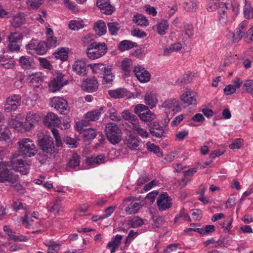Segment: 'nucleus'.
<instances>
[{"instance_id": "f257e3e1", "label": "nucleus", "mask_w": 253, "mask_h": 253, "mask_svg": "<svg viewBox=\"0 0 253 253\" xmlns=\"http://www.w3.org/2000/svg\"><path fill=\"white\" fill-rule=\"evenodd\" d=\"M40 148L42 152L39 154L37 158L43 164L47 159L54 157L58 152V147L54 145L53 139L51 136H44L38 140Z\"/></svg>"}, {"instance_id": "f03ea898", "label": "nucleus", "mask_w": 253, "mask_h": 253, "mask_svg": "<svg viewBox=\"0 0 253 253\" xmlns=\"http://www.w3.org/2000/svg\"><path fill=\"white\" fill-rule=\"evenodd\" d=\"M107 46L105 42H93L89 44L86 49V55L91 60L99 58L105 55Z\"/></svg>"}, {"instance_id": "7ed1b4c3", "label": "nucleus", "mask_w": 253, "mask_h": 253, "mask_svg": "<svg viewBox=\"0 0 253 253\" xmlns=\"http://www.w3.org/2000/svg\"><path fill=\"white\" fill-rule=\"evenodd\" d=\"M105 132L108 140L113 144L119 143L122 136V133L119 126L113 123L106 125Z\"/></svg>"}, {"instance_id": "20e7f679", "label": "nucleus", "mask_w": 253, "mask_h": 253, "mask_svg": "<svg viewBox=\"0 0 253 253\" xmlns=\"http://www.w3.org/2000/svg\"><path fill=\"white\" fill-rule=\"evenodd\" d=\"M207 9L210 12L216 10L218 20L220 24L222 25H225L226 24L227 21V7L224 2H216L212 0L209 3Z\"/></svg>"}, {"instance_id": "39448f33", "label": "nucleus", "mask_w": 253, "mask_h": 253, "mask_svg": "<svg viewBox=\"0 0 253 253\" xmlns=\"http://www.w3.org/2000/svg\"><path fill=\"white\" fill-rule=\"evenodd\" d=\"M19 151L21 155L31 157L35 156L37 150L33 141L29 138H22L19 140Z\"/></svg>"}, {"instance_id": "423d86ee", "label": "nucleus", "mask_w": 253, "mask_h": 253, "mask_svg": "<svg viewBox=\"0 0 253 253\" xmlns=\"http://www.w3.org/2000/svg\"><path fill=\"white\" fill-rule=\"evenodd\" d=\"M49 105L61 114L67 115L69 112L70 107L68 102L62 97H53L51 98Z\"/></svg>"}, {"instance_id": "0eeeda50", "label": "nucleus", "mask_w": 253, "mask_h": 253, "mask_svg": "<svg viewBox=\"0 0 253 253\" xmlns=\"http://www.w3.org/2000/svg\"><path fill=\"white\" fill-rule=\"evenodd\" d=\"M47 48L45 42L43 41L39 42L36 40H32L30 43L26 46L28 52L33 55L35 53L43 55L46 52Z\"/></svg>"}, {"instance_id": "6e6552de", "label": "nucleus", "mask_w": 253, "mask_h": 253, "mask_svg": "<svg viewBox=\"0 0 253 253\" xmlns=\"http://www.w3.org/2000/svg\"><path fill=\"white\" fill-rule=\"evenodd\" d=\"M23 38V36L21 33H10L7 37L8 50L10 51H19Z\"/></svg>"}, {"instance_id": "1a4fd4ad", "label": "nucleus", "mask_w": 253, "mask_h": 253, "mask_svg": "<svg viewBox=\"0 0 253 253\" xmlns=\"http://www.w3.org/2000/svg\"><path fill=\"white\" fill-rule=\"evenodd\" d=\"M21 96L13 94L8 96L4 103V110L7 113L16 111L21 105Z\"/></svg>"}, {"instance_id": "9d476101", "label": "nucleus", "mask_w": 253, "mask_h": 253, "mask_svg": "<svg viewBox=\"0 0 253 253\" xmlns=\"http://www.w3.org/2000/svg\"><path fill=\"white\" fill-rule=\"evenodd\" d=\"M65 75L62 73H58L53 79L49 83V88L52 92L59 90L68 83V80L64 78Z\"/></svg>"}, {"instance_id": "9b49d317", "label": "nucleus", "mask_w": 253, "mask_h": 253, "mask_svg": "<svg viewBox=\"0 0 253 253\" xmlns=\"http://www.w3.org/2000/svg\"><path fill=\"white\" fill-rule=\"evenodd\" d=\"M157 206L161 211H165L172 206V198L167 192L160 195L157 200Z\"/></svg>"}, {"instance_id": "f8f14e48", "label": "nucleus", "mask_w": 253, "mask_h": 253, "mask_svg": "<svg viewBox=\"0 0 253 253\" xmlns=\"http://www.w3.org/2000/svg\"><path fill=\"white\" fill-rule=\"evenodd\" d=\"M9 167H11L15 171H19L22 174H26L29 171V166L25 165L22 159L13 160L6 162Z\"/></svg>"}, {"instance_id": "ddd939ff", "label": "nucleus", "mask_w": 253, "mask_h": 253, "mask_svg": "<svg viewBox=\"0 0 253 253\" xmlns=\"http://www.w3.org/2000/svg\"><path fill=\"white\" fill-rule=\"evenodd\" d=\"M61 123L58 116L53 112L48 113L43 119L44 125L49 128L59 127Z\"/></svg>"}, {"instance_id": "4468645a", "label": "nucleus", "mask_w": 253, "mask_h": 253, "mask_svg": "<svg viewBox=\"0 0 253 253\" xmlns=\"http://www.w3.org/2000/svg\"><path fill=\"white\" fill-rule=\"evenodd\" d=\"M40 119L41 117L39 114L34 112H28L24 124L25 130L26 131L31 130L34 127L35 124L39 122Z\"/></svg>"}, {"instance_id": "2eb2a0df", "label": "nucleus", "mask_w": 253, "mask_h": 253, "mask_svg": "<svg viewBox=\"0 0 253 253\" xmlns=\"http://www.w3.org/2000/svg\"><path fill=\"white\" fill-rule=\"evenodd\" d=\"M133 72L137 79L141 83H146L150 80L151 75L149 72L140 66H135Z\"/></svg>"}, {"instance_id": "dca6fc26", "label": "nucleus", "mask_w": 253, "mask_h": 253, "mask_svg": "<svg viewBox=\"0 0 253 253\" xmlns=\"http://www.w3.org/2000/svg\"><path fill=\"white\" fill-rule=\"evenodd\" d=\"M243 37L245 38V40L247 42H250L253 41V26L246 32L245 35L241 31V30L238 28H236L233 34V40L239 41Z\"/></svg>"}, {"instance_id": "f3484780", "label": "nucleus", "mask_w": 253, "mask_h": 253, "mask_svg": "<svg viewBox=\"0 0 253 253\" xmlns=\"http://www.w3.org/2000/svg\"><path fill=\"white\" fill-rule=\"evenodd\" d=\"M82 87L84 90L92 92L97 90L98 87V83L94 77L88 78L83 81Z\"/></svg>"}, {"instance_id": "a211bd4d", "label": "nucleus", "mask_w": 253, "mask_h": 253, "mask_svg": "<svg viewBox=\"0 0 253 253\" xmlns=\"http://www.w3.org/2000/svg\"><path fill=\"white\" fill-rule=\"evenodd\" d=\"M197 93L192 90H188L185 91L181 96V100L184 103L190 105H196Z\"/></svg>"}, {"instance_id": "6ab92c4d", "label": "nucleus", "mask_w": 253, "mask_h": 253, "mask_svg": "<svg viewBox=\"0 0 253 253\" xmlns=\"http://www.w3.org/2000/svg\"><path fill=\"white\" fill-rule=\"evenodd\" d=\"M150 132L153 136L157 138H163L166 137V130L164 127L161 126L158 123L154 122L150 128Z\"/></svg>"}, {"instance_id": "aec40b11", "label": "nucleus", "mask_w": 253, "mask_h": 253, "mask_svg": "<svg viewBox=\"0 0 253 253\" xmlns=\"http://www.w3.org/2000/svg\"><path fill=\"white\" fill-rule=\"evenodd\" d=\"M0 66L5 69H12L15 66L14 61L7 54H0Z\"/></svg>"}, {"instance_id": "412c9836", "label": "nucleus", "mask_w": 253, "mask_h": 253, "mask_svg": "<svg viewBox=\"0 0 253 253\" xmlns=\"http://www.w3.org/2000/svg\"><path fill=\"white\" fill-rule=\"evenodd\" d=\"M73 69L78 75L84 76L87 74L86 63L83 60L76 61L73 65Z\"/></svg>"}, {"instance_id": "4be33fe9", "label": "nucleus", "mask_w": 253, "mask_h": 253, "mask_svg": "<svg viewBox=\"0 0 253 253\" xmlns=\"http://www.w3.org/2000/svg\"><path fill=\"white\" fill-rule=\"evenodd\" d=\"M125 144L131 150H135L141 143V140L135 136L130 135L124 141Z\"/></svg>"}, {"instance_id": "5701e85b", "label": "nucleus", "mask_w": 253, "mask_h": 253, "mask_svg": "<svg viewBox=\"0 0 253 253\" xmlns=\"http://www.w3.org/2000/svg\"><path fill=\"white\" fill-rule=\"evenodd\" d=\"M19 63L22 68L29 69L34 67L35 62L33 59L30 57L22 56L20 57Z\"/></svg>"}, {"instance_id": "b1692460", "label": "nucleus", "mask_w": 253, "mask_h": 253, "mask_svg": "<svg viewBox=\"0 0 253 253\" xmlns=\"http://www.w3.org/2000/svg\"><path fill=\"white\" fill-rule=\"evenodd\" d=\"M6 162H0V182L4 183L6 182V178L11 172V170L8 169L9 168Z\"/></svg>"}, {"instance_id": "393cba45", "label": "nucleus", "mask_w": 253, "mask_h": 253, "mask_svg": "<svg viewBox=\"0 0 253 253\" xmlns=\"http://www.w3.org/2000/svg\"><path fill=\"white\" fill-rule=\"evenodd\" d=\"M123 237V235L118 234L113 237L112 240L107 244V248L110 250L111 253H114L120 246Z\"/></svg>"}, {"instance_id": "a878e982", "label": "nucleus", "mask_w": 253, "mask_h": 253, "mask_svg": "<svg viewBox=\"0 0 253 253\" xmlns=\"http://www.w3.org/2000/svg\"><path fill=\"white\" fill-rule=\"evenodd\" d=\"M105 156L104 154H100L96 157H91L86 159V163L88 165L95 167L105 163Z\"/></svg>"}, {"instance_id": "bb28decb", "label": "nucleus", "mask_w": 253, "mask_h": 253, "mask_svg": "<svg viewBox=\"0 0 253 253\" xmlns=\"http://www.w3.org/2000/svg\"><path fill=\"white\" fill-rule=\"evenodd\" d=\"M103 108L101 107L99 109H95L88 112L85 115V119L87 122L95 121L99 119L101 115Z\"/></svg>"}, {"instance_id": "cd10ccee", "label": "nucleus", "mask_w": 253, "mask_h": 253, "mask_svg": "<svg viewBox=\"0 0 253 253\" xmlns=\"http://www.w3.org/2000/svg\"><path fill=\"white\" fill-rule=\"evenodd\" d=\"M81 158V156L78 154H73L67 164V168L76 169L78 168L79 169Z\"/></svg>"}, {"instance_id": "c85d7f7f", "label": "nucleus", "mask_w": 253, "mask_h": 253, "mask_svg": "<svg viewBox=\"0 0 253 253\" xmlns=\"http://www.w3.org/2000/svg\"><path fill=\"white\" fill-rule=\"evenodd\" d=\"M30 85L35 87H39L43 82V77L41 73H37L32 74L30 76Z\"/></svg>"}, {"instance_id": "c756f323", "label": "nucleus", "mask_w": 253, "mask_h": 253, "mask_svg": "<svg viewBox=\"0 0 253 253\" xmlns=\"http://www.w3.org/2000/svg\"><path fill=\"white\" fill-rule=\"evenodd\" d=\"M138 46L136 42L129 40H123L118 44V49L123 52Z\"/></svg>"}, {"instance_id": "7c9ffc66", "label": "nucleus", "mask_w": 253, "mask_h": 253, "mask_svg": "<svg viewBox=\"0 0 253 253\" xmlns=\"http://www.w3.org/2000/svg\"><path fill=\"white\" fill-rule=\"evenodd\" d=\"M122 117L124 120L131 124L132 126L138 123L137 117L128 110L124 111Z\"/></svg>"}, {"instance_id": "2f4dec72", "label": "nucleus", "mask_w": 253, "mask_h": 253, "mask_svg": "<svg viewBox=\"0 0 253 253\" xmlns=\"http://www.w3.org/2000/svg\"><path fill=\"white\" fill-rule=\"evenodd\" d=\"M109 95L114 98H121L127 95V91L125 88H119L114 90L109 91Z\"/></svg>"}, {"instance_id": "473e14b6", "label": "nucleus", "mask_w": 253, "mask_h": 253, "mask_svg": "<svg viewBox=\"0 0 253 253\" xmlns=\"http://www.w3.org/2000/svg\"><path fill=\"white\" fill-rule=\"evenodd\" d=\"M93 29L100 36L104 35L107 31L105 23L101 20H98L95 23Z\"/></svg>"}, {"instance_id": "72a5a7b5", "label": "nucleus", "mask_w": 253, "mask_h": 253, "mask_svg": "<svg viewBox=\"0 0 253 253\" xmlns=\"http://www.w3.org/2000/svg\"><path fill=\"white\" fill-rule=\"evenodd\" d=\"M25 20L24 13H19L13 16L11 22L12 25L15 28H18L21 26Z\"/></svg>"}, {"instance_id": "f704fd0d", "label": "nucleus", "mask_w": 253, "mask_h": 253, "mask_svg": "<svg viewBox=\"0 0 253 253\" xmlns=\"http://www.w3.org/2000/svg\"><path fill=\"white\" fill-rule=\"evenodd\" d=\"M132 21L137 25L140 26H147L148 25V21L146 18L140 14L134 15L133 17Z\"/></svg>"}, {"instance_id": "c9c22d12", "label": "nucleus", "mask_w": 253, "mask_h": 253, "mask_svg": "<svg viewBox=\"0 0 253 253\" xmlns=\"http://www.w3.org/2000/svg\"><path fill=\"white\" fill-rule=\"evenodd\" d=\"M127 225L132 228H137L144 224L143 220L138 216H134L129 219L127 222Z\"/></svg>"}, {"instance_id": "e433bc0d", "label": "nucleus", "mask_w": 253, "mask_h": 253, "mask_svg": "<svg viewBox=\"0 0 253 253\" xmlns=\"http://www.w3.org/2000/svg\"><path fill=\"white\" fill-rule=\"evenodd\" d=\"M184 9L187 11H195L198 8L197 2L194 0H186L183 3Z\"/></svg>"}, {"instance_id": "4c0bfd02", "label": "nucleus", "mask_w": 253, "mask_h": 253, "mask_svg": "<svg viewBox=\"0 0 253 253\" xmlns=\"http://www.w3.org/2000/svg\"><path fill=\"white\" fill-rule=\"evenodd\" d=\"M54 55L56 59L65 61L68 59V51L64 48H59L54 53Z\"/></svg>"}, {"instance_id": "58836bf2", "label": "nucleus", "mask_w": 253, "mask_h": 253, "mask_svg": "<svg viewBox=\"0 0 253 253\" xmlns=\"http://www.w3.org/2000/svg\"><path fill=\"white\" fill-rule=\"evenodd\" d=\"M140 208V203L131 202L125 208L126 213L132 214L138 212Z\"/></svg>"}, {"instance_id": "ea45409f", "label": "nucleus", "mask_w": 253, "mask_h": 253, "mask_svg": "<svg viewBox=\"0 0 253 253\" xmlns=\"http://www.w3.org/2000/svg\"><path fill=\"white\" fill-rule=\"evenodd\" d=\"M47 209L50 212L56 214L62 210V206L60 202L56 201L53 203H50L48 205Z\"/></svg>"}, {"instance_id": "a19ab883", "label": "nucleus", "mask_w": 253, "mask_h": 253, "mask_svg": "<svg viewBox=\"0 0 253 253\" xmlns=\"http://www.w3.org/2000/svg\"><path fill=\"white\" fill-rule=\"evenodd\" d=\"M215 230V226L212 225H207L203 228H198L197 232L202 236L209 235L213 232Z\"/></svg>"}, {"instance_id": "79ce46f5", "label": "nucleus", "mask_w": 253, "mask_h": 253, "mask_svg": "<svg viewBox=\"0 0 253 253\" xmlns=\"http://www.w3.org/2000/svg\"><path fill=\"white\" fill-rule=\"evenodd\" d=\"M145 102L147 105L151 106V108L155 106L158 100L156 95L153 93H147L144 97Z\"/></svg>"}, {"instance_id": "37998d69", "label": "nucleus", "mask_w": 253, "mask_h": 253, "mask_svg": "<svg viewBox=\"0 0 253 253\" xmlns=\"http://www.w3.org/2000/svg\"><path fill=\"white\" fill-rule=\"evenodd\" d=\"M169 24L166 20H163L157 24V31L159 34L164 35L166 34Z\"/></svg>"}, {"instance_id": "c03bdc74", "label": "nucleus", "mask_w": 253, "mask_h": 253, "mask_svg": "<svg viewBox=\"0 0 253 253\" xmlns=\"http://www.w3.org/2000/svg\"><path fill=\"white\" fill-rule=\"evenodd\" d=\"M44 245L48 247L47 253H57L60 249V245L51 241H47L44 243Z\"/></svg>"}, {"instance_id": "a18cd8bd", "label": "nucleus", "mask_w": 253, "mask_h": 253, "mask_svg": "<svg viewBox=\"0 0 253 253\" xmlns=\"http://www.w3.org/2000/svg\"><path fill=\"white\" fill-rule=\"evenodd\" d=\"M107 25L109 32L112 36L116 35L121 28L120 24L117 22H108Z\"/></svg>"}, {"instance_id": "49530a36", "label": "nucleus", "mask_w": 253, "mask_h": 253, "mask_svg": "<svg viewBox=\"0 0 253 253\" xmlns=\"http://www.w3.org/2000/svg\"><path fill=\"white\" fill-rule=\"evenodd\" d=\"M155 115L149 110H147L142 114H139L140 119L144 122H151L155 119Z\"/></svg>"}, {"instance_id": "de8ad7c7", "label": "nucleus", "mask_w": 253, "mask_h": 253, "mask_svg": "<svg viewBox=\"0 0 253 253\" xmlns=\"http://www.w3.org/2000/svg\"><path fill=\"white\" fill-rule=\"evenodd\" d=\"M182 47V45L180 42L173 43L171 44L169 47L167 48L164 50V54L165 55H168L173 52L180 50Z\"/></svg>"}, {"instance_id": "09e8293b", "label": "nucleus", "mask_w": 253, "mask_h": 253, "mask_svg": "<svg viewBox=\"0 0 253 253\" xmlns=\"http://www.w3.org/2000/svg\"><path fill=\"white\" fill-rule=\"evenodd\" d=\"M131 60L130 59H126L122 62L121 69L126 76L129 75L131 71Z\"/></svg>"}, {"instance_id": "8fccbe9b", "label": "nucleus", "mask_w": 253, "mask_h": 253, "mask_svg": "<svg viewBox=\"0 0 253 253\" xmlns=\"http://www.w3.org/2000/svg\"><path fill=\"white\" fill-rule=\"evenodd\" d=\"M105 65L102 63H97L93 64H89L88 67L90 68L92 72L94 74H102Z\"/></svg>"}, {"instance_id": "3c124183", "label": "nucleus", "mask_w": 253, "mask_h": 253, "mask_svg": "<svg viewBox=\"0 0 253 253\" xmlns=\"http://www.w3.org/2000/svg\"><path fill=\"white\" fill-rule=\"evenodd\" d=\"M96 136L95 130L92 128H89L83 132V138L84 141H89L94 139Z\"/></svg>"}, {"instance_id": "603ef678", "label": "nucleus", "mask_w": 253, "mask_h": 253, "mask_svg": "<svg viewBox=\"0 0 253 253\" xmlns=\"http://www.w3.org/2000/svg\"><path fill=\"white\" fill-rule=\"evenodd\" d=\"M146 145L147 149L149 151L154 152L155 154L159 156L162 155V153L161 152V149L158 145L153 143H151L150 142H148L146 144Z\"/></svg>"}, {"instance_id": "864d4df0", "label": "nucleus", "mask_w": 253, "mask_h": 253, "mask_svg": "<svg viewBox=\"0 0 253 253\" xmlns=\"http://www.w3.org/2000/svg\"><path fill=\"white\" fill-rule=\"evenodd\" d=\"M180 218H183L184 220L188 221L189 222H190L191 221L190 216L187 212H186L185 210L184 209H182L181 210H180L179 214H178L174 217V222H178L179 221Z\"/></svg>"}, {"instance_id": "5fc2aeb1", "label": "nucleus", "mask_w": 253, "mask_h": 253, "mask_svg": "<svg viewBox=\"0 0 253 253\" xmlns=\"http://www.w3.org/2000/svg\"><path fill=\"white\" fill-rule=\"evenodd\" d=\"M132 130L136 131L143 138H147L149 136L148 132L146 130L142 128L138 123H137L136 125L132 126Z\"/></svg>"}, {"instance_id": "6e6d98bb", "label": "nucleus", "mask_w": 253, "mask_h": 253, "mask_svg": "<svg viewBox=\"0 0 253 253\" xmlns=\"http://www.w3.org/2000/svg\"><path fill=\"white\" fill-rule=\"evenodd\" d=\"M193 76L191 74H184L181 78H179L177 81V84L179 85H182L184 84H187L190 83L192 79Z\"/></svg>"}, {"instance_id": "4d7b16f0", "label": "nucleus", "mask_w": 253, "mask_h": 253, "mask_svg": "<svg viewBox=\"0 0 253 253\" xmlns=\"http://www.w3.org/2000/svg\"><path fill=\"white\" fill-rule=\"evenodd\" d=\"M110 119L114 121L119 122L121 120V116L114 108H110L108 111Z\"/></svg>"}, {"instance_id": "13d9d810", "label": "nucleus", "mask_w": 253, "mask_h": 253, "mask_svg": "<svg viewBox=\"0 0 253 253\" xmlns=\"http://www.w3.org/2000/svg\"><path fill=\"white\" fill-rule=\"evenodd\" d=\"M15 233H11L8 237V240L9 241H13L14 242H25L28 240V238L22 235H16Z\"/></svg>"}, {"instance_id": "bf43d9fd", "label": "nucleus", "mask_w": 253, "mask_h": 253, "mask_svg": "<svg viewBox=\"0 0 253 253\" xmlns=\"http://www.w3.org/2000/svg\"><path fill=\"white\" fill-rule=\"evenodd\" d=\"M244 14L245 17L249 18L253 16V11L250 6V3L245 0V5L244 7Z\"/></svg>"}, {"instance_id": "052dcab7", "label": "nucleus", "mask_w": 253, "mask_h": 253, "mask_svg": "<svg viewBox=\"0 0 253 253\" xmlns=\"http://www.w3.org/2000/svg\"><path fill=\"white\" fill-rule=\"evenodd\" d=\"M243 139L241 138L235 139L229 145V147L231 149H240L243 146Z\"/></svg>"}, {"instance_id": "680f3d73", "label": "nucleus", "mask_w": 253, "mask_h": 253, "mask_svg": "<svg viewBox=\"0 0 253 253\" xmlns=\"http://www.w3.org/2000/svg\"><path fill=\"white\" fill-rule=\"evenodd\" d=\"M69 27L71 30H78L84 27L82 21L73 20L70 21L69 24Z\"/></svg>"}, {"instance_id": "e2e57ef3", "label": "nucleus", "mask_w": 253, "mask_h": 253, "mask_svg": "<svg viewBox=\"0 0 253 253\" xmlns=\"http://www.w3.org/2000/svg\"><path fill=\"white\" fill-rule=\"evenodd\" d=\"M51 128L52 134L55 139L56 146L57 147H59L62 145V141L59 134L58 130V129L53 128V127Z\"/></svg>"}, {"instance_id": "0e129e2a", "label": "nucleus", "mask_w": 253, "mask_h": 253, "mask_svg": "<svg viewBox=\"0 0 253 253\" xmlns=\"http://www.w3.org/2000/svg\"><path fill=\"white\" fill-rule=\"evenodd\" d=\"M41 66L44 69L50 70L52 69L53 66L50 62L45 58H39L38 59Z\"/></svg>"}, {"instance_id": "69168bd1", "label": "nucleus", "mask_w": 253, "mask_h": 253, "mask_svg": "<svg viewBox=\"0 0 253 253\" xmlns=\"http://www.w3.org/2000/svg\"><path fill=\"white\" fill-rule=\"evenodd\" d=\"M9 124L11 127L15 128L18 131L21 129L22 124L21 122L18 121L16 119L11 118L9 121Z\"/></svg>"}, {"instance_id": "338daca9", "label": "nucleus", "mask_w": 253, "mask_h": 253, "mask_svg": "<svg viewBox=\"0 0 253 253\" xmlns=\"http://www.w3.org/2000/svg\"><path fill=\"white\" fill-rule=\"evenodd\" d=\"M184 35L187 38H190L194 35L193 27L192 25L186 24L184 26Z\"/></svg>"}, {"instance_id": "774afa93", "label": "nucleus", "mask_w": 253, "mask_h": 253, "mask_svg": "<svg viewBox=\"0 0 253 253\" xmlns=\"http://www.w3.org/2000/svg\"><path fill=\"white\" fill-rule=\"evenodd\" d=\"M12 207L15 211H18L20 210L25 209L26 206V204H23L19 200H16L13 202Z\"/></svg>"}]
</instances>
